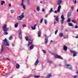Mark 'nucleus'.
<instances>
[{
    "label": "nucleus",
    "instance_id": "6",
    "mask_svg": "<svg viewBox=\"0 0 78 78\" xmlns=\"http://www.w3.org/2000/svg\"><path fill=\"white\" fill-rule=\"evenodd\" d=\"M64 67L65 68H67L68 69H71L72 68V66L70 65L65 64L64 65Z\"/></svg>",
    "mask_w": 78,
    "mask_h": 78
},
{
    "label": "nucleus",
    "instance_id": "1",
    "mask_svg": "<svg viewBox=\"0 0 78 78\" xmlns=\"http://www.w3.org/2000/svg\"><path fill=\"white\" fill-rule=\"evenodd\" d=\"M62 2V0H58L57 1V4L59 5L58 6L57 10H55L54 12L55 13H58V12H59L61 9V6L60 5L61 4V3Z\"/></svg>",
    "mask_w": 78,
    "mask_h": 78
},
{
    "label": "nucleus",
    "instance_id": "27",
    "mask_svg": "<svg viewBox=\"0 0 78 78\" xmlns=\"http://www.w3.org/2000/svg\"><path fill=\"white\" fill-rule=\"evenodd\" d=\"M70 16H71V12H69L68 13V17H70Z\"/></svg>",
    "mask_w": 78,
    "mask_h": 78
},
{
    "label": "nucleus",
    "instance_id": "47",
    "mask_svg": "<svg viewBox=\"0 0 78 78\" xmlns=\"http://www.w3.org/2000/svg\"><path fill=\"white\" fill-rule=\"evenodd\" d=\"M6 59H7V60H9V61H10V59H9V58H7Z\"/></svg>",
    "mask_w": 78,
    "mask_h": 78
},
{
    "label": "nucleus",
    "instance_id": "41",
    "mask_svg": "<svg viewBox=\"0 0 78 78\" xmlns=\"http://www.w3.org/2000/svg\"><path fill=\"white\" fill-rule=\"evenodd\" d=\"M73 77L74 78H76V77H77V76H73Z\"/></svg>",
    "mask_w": 78,
    "mask_h": 78
},
{
    "label": "nucleus",
    "instance_id": "26",
    "mask_svg": "<svg viewBox=\"0 0 78 78\" xmlns=\"http://www.w3.org/2000/svg\"><path fill=\"white\" fill-rule=\"evenodd\" d=\"M63 34H62V33H60V34L59 35V36L60 37H63Z\"/></svg>",
    "mask_w": 78,
    "mask_h": 78
},
{
    "label": "nucleus",
    "instance_id": "16",
    "mask_svg": "<svg viewBox=\"0 0 78 78\" xmlns=\"http://www.w3.org/2000/svg\"><path fill=\"white\" fill-rule=\"evenodd\" d=\"M18 26H19V23L17 22L15 25V27L17 28V27H18Z\"/></svg>",
    "mask_w": 78,
    "mask_h": 78
},
{
    "label": "nucleus",
    "instance_id": "19",
    "mask_svg": "<svg viewBox=\"0 0 78 78\" xmlns=\"http://www.w3.org/2000/svg\"><path fill=\"white\" fill-rule=\"evenodd\" d=\"M5 4V2L4 1H2L1 2V5H3L4 4Z\"/></svg>",
    "mask_w": 78,
    "mask_h": 78
},
{
    "label": "nucleus",
    "instance_id": "57",
    "mask_svg": "<svg viewBox=\"0 0 78 78\" xmlns=\"http://www.w3.org/2000/svg\"><path fill=\"white\" fill-rule=\"evenodd\" d=\"M65 62H66V60H65Z\"/></svg>",
    "mask_w": 78,
    "mask_h": 78
},
{
    "label": "nucleus",
    "instance_id": "23",
    "mask_svg": "<svg viewBox=\"0 0 78 78\" xmlns=\"http://www.w3.org/2000/svg\"><path fill=\"white\" fill-rule=\"evenodd\" d=\"M20 67V66H19V65L18 64H16V69H19V67Z\"/></svg>",
    "mask_w": 78,
    "mask_h": 78
},
{
    "label": "nucleus",
    "instance_id": "42",
    "mask_svg": "<svg viewBox=\"0 0 78 78\" xmlns=\"http://www.w3.org/2000/svg\"><path fill=\"white\" fill-rule=\"evenodd\" d=\"M78 28V26H77V25H76L75 27V28Z\"/></svg>",
    "mask_w": 78,
    "mask_h": 78
},
{
    "label": "nucleus",
    "instance_id": "43",
    "mask_svg": "<svg viewBox=\"0 0 78 78\" xmlns=\"http://www.w3.org/2000/svg\"><path fill=\"white\" fill-rule=\"evenodd\" d=\"M53 41L52 40H51V44H53Z\"/></svg>",
    "mask_w": 78,
    "mask_h": 78
},
{
    "label": "nucleus",
    "instance_id": "2",
    "mask_svg": "<svg viewBox=\"0 0 78 78\" xmlns=\"http://www.w3.org/2000/svg\"><path fill=\"white\" fill-rule=\"evenodd\" d=\"M25 39L27 41H29L28 43V46H30L33 44V39H29L27 37H25Z\"/></svg>",
    "mask_w": 78,
    "mask_h": 78
},
{
    "label": "nucleus",
    "instance_id": "3",
    "mask_svg": "<svg viewBox=\"0 0 78 78\" xmlns=\"http://www.w3.org/2000/svg\"><path fill=\"white\" fill-rule=\"evenodd\" d=\"M22 2L21 3L20 6L22 7L23 8L24 10H25L27 7H26V5L24 4V1L25 0H21Z\"/></svg>",
    "mask_w": 78,
    "mask_h": 78
},
{
    "label": "nucleus",
    "instance_id": "24",
    "mask_svg": "<svg viewBox=\"0 0 78 78\" xmlns=\"http://www.w3.org/2000/svg\"><path fill=\"white\" fill-rule=\"evenodd\" d=\"M71 21V19H70V18H68L67 21V22H68V23H69V22H70Z\"/></svg>",
    "mask_w": 78,
    "mask_h": 78
},
{
    "label": "nucleus",
    "instance_id": "53",
    "mask_svg": "<svg viewBox=\"0 0 78 78\" xmlns=\"http://www.w3.org/2000/svg\"><path fill=\"white\" fill-rule=\"evenodd\" d=\"M47 16H48V15H46L45 16V17H47Z\"/></svg>",
    "mask_w": 78,
    "mask_h": 78
},
{
    "label": "nucleus",
    "instance_id": "32",
    "mask_svg": "<svg viewBox=\"0 0 78 78\" xmlns=\"http://www.w3.org/2000/svg\"><path fill=\"white\" fill-rule=\"evenodd\" d=\"M72 22H73L74 23H76V21L75 20H72Z\"/></svg>",
    "mask_w": 78,
    "mask_h": 78
},
{
    "label": "nucleus",
    "instance_id": "34",
    "mask_svg": "<svg viewBox=\"0 0 78 78\" xmlns=\"http://www.w3.org/2000/svg\"><path fill=\"white\" fill-rule=\"evenodd\" d=\"M40 76H35L34 78H40Z\"/></svg>",
    "mask_w": 78,
    "mask_h": 78
},
{
    "label": "nucleus",
    "instance_id": "10",
    "mask_svg": "<svg viewBox=\"0 0 78 78\" xmlns=\"http://www.w3.org/2000/svg\"><path fill=\"white\" fill-rule=\"evenodd\" d=\"M55 21H54V24H55V23H58V22H59V17L58 16H57L55 19Z\"/></svg>",
    "mask_w": 78,
    "mask_h": 78
},
{
    "label": "nucleus",
    "instance_id": "44",
    "mask_svg": "<svg viewBox=\"0 0 78 78\" xmlns=\"http://www.w3.org/2000/svg\"><path fill=\"white\" fill-rule=\"evenodd\" d=\"M71 9L72 10H73V7L72 6L71 7Z\"/></svg>",
    "mask_w": 78,
    "mask_h": 78
},
{
    "label": "nucleus",
    "instance_id": "9",
    "mask_svg": "<svg viewBox=\"0 0 78 78\" xmlns=\"http://www.w3.org/2000/svg\"><path fill=\"white\" fill-rule=\"evenodd\" d=\"M61 19H62L61 20V23L62 24H63V23H64V20L65 19L64 15H62L61 16Z\"/></svg>",
    "mask_w": 78,
    "mask_h": 78
},
{
    "label": "nucleus",
    "instance_id": "58",
    "mask_svg": "<svg viewBox=\"0 0 78 78\" xmlns=\"http://www.w3.org/2000/svg\"><path fill=\"white\" fill-rule=\"evenodd\" d=\"M40 3H42V2H41V1L40 2Z\"/></svg>",
    "mask_w": 78,
    "mask_h": 78
},
{
    "label": "nucleus",
    "instance_id": "20",
    "mask_svg": "<svg viewBox=\"0 0 78 78\" xmlns=\"http://www.w3.org/2000/svg\"><path fill=\"white\" fill-rule=\"evenodd\" d=\"M15 11L13 9H12L10 10V12L11 14H13L14 12Z\"/></svg>",
    "mask_w": 78,
    "mask_h": 78
},
{
    "label": "nucleus",
    "instance_id": "60",
    "mask_svg": "<svg viewBox=\"0 0 78 78\" xmlns=\"http://www.w3.org/2000/svg\"><path fill=\"white\" fill-rule=\"evenodd\" d=\"M64 37V38H66V37Z\"/></svg>",
    "mask_w": 78,
    "mask_h": 78
},
{
    "label": "nucleus",
    "instance_id": "62",
    "mask_svg": "<svg viewBox=\"0 0 78 78\" xmlns=\"http://www.w3.org/2000/svg\"><path fill=\"white\" fill-rule=\"evenodd\" d=\"M34 12H35V10L34 11Z\"/></svg>",
    "mask_w": 78,
    "mask_h": 78
},
{
    "label": "nucleus",
    "instance_id": "51",
    "mask_svg": "<svg viewBox=\"0 0 78 78\" xmlns=\"http://www.w3.org/2000/svg\"><path fill=\"white\" fill-rule=\"evenodd\" d=\"M6 75H9V73H7L6 74Z\"/></svg>",
    "mask_w": 78,
    "mask_h": 78
},
{
    "label": "nucleus",
    "instance_id": "33",
    "mask_svg": "<svg viewBox=\"0 0 78 78\" xmlns=\"http://www.w3.org/2000/svg\"><path fill=\"white\" fill-rule=\"evenodd\" d=\"M53 12V8H51L50 10L49 11V12Z\"/></svg>",
    "mask_w": 78,
    "mask_h": 78
},
{
    "label": "nucleus",
    "instance_id": "4",
    "mask_svg": "<svg viewBox=\"0 0 78 78\" xmlns=\"http://www.w3.org/2000/svg\"><path fill=\"white\" fill-rule=\"evenodd\" d=\"M23 18H24V13H23L20 16L17 17V19L18 20H21Z\"/></svg>",
    "mask_w": 78,
    "mask_h": 78
},
{
    "label": "nucleus",
    "instance_id": "8",
    "mask_svg": "<svg viewBox=\"0 0 78 78\" xmlns=\"http://www.w3.org/2000/svg\"><path fill=\"white\" fill-rule=\"evenodd\" d=\"M3 41H4V43L5 45H6V46H9V43H8V42L7 41L6 39H5V40H4Z\"/></svg>",
    "mask_w": 78,
    "mask_h": 78
},
{
    "label": "nucleus",
    "instance_id": "36",
    "mask_svg": "<svg viewBox=\"0 0 78 78\" xmlns=\"http://www.w3.org/2000/svg\"><path fill=\"white\" fill-rule=\"evenodd\" d=\"M44 22L45 24H47V21L46 20H44Z\"/></svg>",
    "mask_w": 78,
    "mask_h": 78
},
{
    "label": "nucleus",
    "instance_id": "18",
    "mask_svg": "<svg viewBox=\"0 0 78 78\" xmlns=\"http://www.w3.org/2000/svg\"><path fill=\"white\" fill-rule=\"evenodd\" d=\"M4 50V48L3 46H2V48L1 49V53H2V52H3V51Z\"/></svg>",
    "mask_w": 78,
    "mask_h": 78
},
{
    "label": "nucleus",
    "instance_id": "49",
    "mask_svg": "<svg viewBox=\"0 0 78 78\" xmlns=\"http://www.w3.org/2000/svg\"><path fill=\"white\" fill-rule=\"evenodd\" d=\"M9 6L10 7H11V4H9Z\"/></svg>",
    "mask_w": 78,
    "mask_h": 78
},
{
    "label": "nucleus",
    "instance_id": "38",
    "mask_svg": "<svg viewBox=\"0 0 78 78\" xmlns=\"http://www.w3.org/2000/svg\"><path fill=\"white\" fill-rule=\"evenodd\" d=\"M23 27H26V24H23Z\"/></svg>",
    "mask_w": 78,
    "mask_h": 78
},
{
    "label": "nucleus",
    "instance_id": "40",
    "mask_svg": "<svg viewBox=\"0 0 78 78\" xmlns=\"http://www.w3.org/2000/svg\"><path fill=\"white\" fill-rule=\"evenodd\" d=\"M58 30H57L56 31H55V34H56V33H58Z\"/></svg>",
    "mask_w": 78,
    "mask_h": 78
},
{
    "label": "nucleus",
    "instance_id": "30",
    "mask_svg": "<svg viewBox=\"0 0 78 78\" xmlns=\"http://www.w3.org/2000/svg\"><path fill=\"white\" fill-rule=\"evenodd\" d=\"M30 0H27V5H30Z\"/></svg>",
    "mask_w": 78,
    "mask_h": 78
},
{
    "label": "nucleus",
    "instance_id": "61",
    "mask_svg": "<svg viewBox=\"0 0 78 78\" xmlns=\"http://www.w3.org/2000/svg\"><path fill=\"white\" fill-rule=\"evenodd\" d=\"M54 17H55V16H54Z\"/></svg>",
    "mask_w": 78,
    "mask_h": 78
},
{
    "label": "nucleus",
    "instance_id": "48",
    "mask_svg": "<svg viewBox=\"0 0 78 78\" xmlns=\"http://www.w3.org/2000/svg\"><path fill=\"white\" fill-rule=\"evenodd\" d=\"M14 45H15V44H12V46H13V47H14Z\"/></svg>",
    "mask_w": 78,
    "mask_h": 78
},
{
    "label": "nucleus",
    "instance_id": "52",
    "mask_svg": "<svg viewBox=\"0 0 78 78\" xmlns=\"http://www.w3.org/2000/svg\"><path fill=\"white\" fill-rule=\"evenodd\" d=\"M48 62H51L50 60L48 61Z\"/></svg>",
    "mask_w": 78,
    "mask_h": 78
},
{
    "label": "nucleus",
    "instance_id": "28",
    "mask_svg": "<svg viewBox=\"0 0 78 78\" xmlns=\"http://www.w3.org/2000/svg\"><path fill=\"white\" fill-rule=\"evenodd\" d=\"M38 37H41V31H39L38 32Z\"/></svg>",
    "mask_w": 78,
    "mask_h": 78
},
{
    "label": "nucleus",
    "instance_id": "13",
    "mask_svg": "<svg viewBox=\"0 0 78 78\" xmlns=\"http://www.w3.org/2000/svg\"><path fill=\"white\" fill-rule=\"evenodd\" d=\"M38 63H39V60L37 59L36 61V62L34 64L35 66H37V64H38Z\"/></svg>",
    "mask_w": 78,
    "mask_h": 78
},
{
    "label": "nucleus",
    "instance_id": "15",
    "mask_svg": "<svg viewBox=\"0 0 78 78\" xmlns=\"http://www.w3.org/2000/svg\"><path fill=\"white\" fill-rule=\"evenodd\" d=\"M30 46V50H32L33 49V48H34V45H32V44H31L29 46Z\"/></svg>",
    "mask_w": 78,
    "mask_h": 78
},
{
    "label": "nucleus",
    "instance_id": "50",
    "mask_svg": "<svg viewBox=\"0 0 78 78\" xmlns=\"http://www.w3.org/2000/svg\"><path fill=\"white\" fill-rule=\"evenodd\" d=\"M48 52H49V53H51V51H48Z\"/></svg>",
    "mask_w": 78,
    "mask_h": 78
},
{
    "label": "nucleus",
    "instance_id": "35",
    "mask_svg": "<svg viewBox=\"0 0 78 78\" xmlns=\"http://www.w3.org/2000/svg\"><path fill=\"white\" fill-rule=\"evenodd\" d=\"M42 21H43V18L41 19V20L40 23H42Z\"/></svg>",
    "mask_w": 78,
    "mask_h": 78
},
{
    "label": "nucleus",
    "instance_id": "11",
    "mask_svg": "<svg viewBox=\"0 0 78 78\" xmlns=\"http://www.w3.org/2000/svg\"><path fill=\"white\" fill-rule=\"evenodd\" d=\"M18 34H19V37L20 39H22V32L21 30L20 29L19 30Z\"/></svg>",
    "mask_w": 78,
    "mask_h": 78
},
{
    "label": "nucleus",
    "instance_id": "37",
    "mask_svg": "<svg viewBox=\"0 0 78 78\" xmlns=\"http://www.w3.org/2000/svg\"><path fill=\"white\" fill-rule=\"evenodd\" d=\"M9 40H11L12 39V37L11 36L9 38Z\"/></svg>",
    "mask_w": 78,
    "mask_h": 78
},
{
    "label": "nucleus",
    "instance_id": "5",
    "mask_svg": "<svg viewBox=\"0 0 78 78\" xmlns=\"http://www.w3.org/2000/svg\"><path fill=\"white\" fill-rule=\"evenodd\" d=\"M9 30V28L7 27V24H5L3 25V30L4 31H7Z\"/></svg>",
    "mask_w": 78,
    "mask_h": 78
},
{
    "label": "nucleus",
    "instance_id": "46",
    "mask_svg": "<svg viewBox=\"0 0 78 78\" xmlns=\"http://www.w3.org/2000/svg\"><path fill=\"white\" fill-rule=\"evenodd\" d=\"M74 3L75 4H76V1H74Z\"/></svg>",
    "mask_w": 78,
    "mask_h": 78
},
{
    "label": "nucleus",
    "instance_id": "25",
    "mask_svg": "<svg viewBox=\"0 0 78 78\" xmlns=\"http://www.w3.org/2000/svg\"><path fill=\"white\" fill-rule=\"evenodd\" d=\"M36 25H35L34 26V27H31V28H32V29L33 30H36Z\"/></svg>",
    "mask_w": 78,
    "mask_h": 78
},
{
    "label": "nucleus",
    "instance_id": "14",
    "mask_svg": "<svg viewBox=\"0 0 78 78\" xmlns=\"http://www.w3.org/2000/svg\"><path fill=\"white\" fill-rule=\"evenodd\" d=\"M46 38L45 39V43L46 44H47L48 43V37L45 36Z\"/></svg>",
    "mask_w": 78,
    "mask_h": 78
},
{
    "label": "nucleus",
    "instance_id": "54",
    "mask_svg": "<svg viewBox=\"0 0 78 78\" xmlns=\"http://www.w3.org/2000/svg\"><path fill=\"white\" fill-rule=\"evenodd\" d=\"M63 26H62V30H63Z\"/></svg>",
    "mask_w": 78,
    "mask_h": 78
},
{
    "label": "nucleus",
    "instance_id": "17",
    "mask_svg": "<svg viewBox=\"0 0 78 78\" xmlns=\"http://www.w3.org/2000/svg\"><path fill=\"white\" fill-rule=\"evenodd\" d=\"M67 46H63V50H65V51H67Z\"/></svg>",
    "mask_w": 78,
    "mask_h": 78
},
{
    "label": "nucleus",
    "instance_id": "59",
    "mask_svg": "<svg viewBox=\"0 0 78 78\" xmlns=\"http://www.w3.org/2000/svg\"><path fill=\"white\" fill-rule=\"evenodd\" d=\"M77 73L78 74V71H77Z\"/></svg>",
    "mask_w": 78,
    "mask_h": 78
},
{
    "label": "nucleus",
    "instance_id": "7",
    "mask_svg": "<svg viewBox=\"0 0 78 78\" xmlns=\"http://www.w3.org/2000/svg\"><path fill=\"white\" fill-rule=\"evenodd\" d=\"M70 52L71 53H73V57H75V56H76V54H77V53L76 51H70Z\"/></svg>",
    "mask_w": 78,
    "mask_h": 78
},
{
    "label": "nucleus",
    "instance_id": "63",
    "mask_svg": "<svg viewBox=\"0 0 78 78\" xmlns=\"http://www.w3.org/2000/svg\"><path fill=\"white\" fill-rule=\"evenodd\" d=\"M73 0V1H74V0Z\"/></svg>",
    "mask_w": 78,
    "mask_h": 78
},
{
    "label": "nucleus",
    "instance_id": "21",
    "mask_svg": "<svg viewBox=\"0 0 78 78\" xmlns=\"http://www.w3.org/2000/svg\"><path fill=\"white\" fill-rule=\"evenodd\" d=\"M37 11H40V6H37Z\"/></svg>",
    "mask_w": 78,
    "mask_h": 78
},
{
    "label": "nucleus",
    "instance_id": "12",
    "mask_svg": "<svg viewBox=\"0 0 78 78\" xmlns=\"http://www.w3.org/2000/svg\"><path fill=\"white\" fill-rule=\"evenodd\" d=\"M55 58H58L59 59H62V58L61 57L57 55H55Z\"/></svg>",
    "mask_w": 78,
    "mask_h": 78
},
{
    "label": "nucleus",
    "instance_id": "56",
    "mask_svg": "<svg viewBox=\"0 0 78 78\" xmlns=\"http://www.w3.org/2000/svg\"><path fill=\"white\" fill-rule=\"evenodd\" d=\"M65 31H67V30H65Z\"/></svg>",
    "mask_w": 78,
    "mask_h": 78
},
{
    "label": "nucleus",
    "instance_id": "29",
    "mask_svg": "<svg viewBox=\"0 0 78 78\" xmlns=\"http://www.w3.org/2000/svg\"><path fill=\"white\" fill-rule=\"evenodd\" d=\"M68 25L69 26V27H72L73 26V25H72V23H69L68 24Z\"/></svg>",
    "mask_w": 78,
    "mask_h": 78
},
{
    "label": "nucleus",
    "instance_id": "55",
    "mask_svg": "<svg viewBox=\"0 0 78 78\" xmlns=\"http://www.w3.org/2000/svg\"><path fill=\"white\" fill-rule=\"evenodd\" d=\"M76 37V38H78V36L76 37Z\"/></svg>",
    "mask_w": 78,
    "mask_h": 78
},
{
    "label": "nucleus",
    "instance_id": "39",
    "mask_svg": "<svg viewBox=\"0 0 78 78\" xmlns=\"http://www.w3.org/2000/svg\"><path fill=\"white\" fill-rule=\"evenodd\" d=\"M41 11L42 12H44V11H45V9H44V8L42 9Z\"/></svg>",
    "mask_w": 78,
    "mask_h": 78
},
{
    "label": "nucleus",
    "instance_id": "22",
    "mask_svg": "<svg viewBox=\"0 0 78 78\" xmlns=\"http://www.w3.org/2000/svg\"><path fill=\"white\" fill-rule=\"evenodd\" d=\"M51 76V74H49L46 78H50Z\"/></svg>",
    "mask_w": 78,
    "mask_h": 78
},
{
    "label": "nucleus",
    "instance_id": "45",
    "mask_svg": "<svg viewBox=\"0 0 78 78\" xmlns=\"http://www.w3.org/2000/svg\"><path fill=\"white\" fill-rule=\"evenodd\" d=\"M43 51L44 53H46V51H45V50H43Z\"/></svg>",
    "mask_w": 78,
    "mask_h": 78
},
{
    "label": "nucleus",
    "instance_id": "31",
    "mask_svg": "<svg viewBox=\"0 0 78 78\" xmlns=\"http://www.w3.org/2000/svg\"><path fill=\"white\" fill-rule=\"evenodd\" d=\"M4 34L5 35H6V34H8V32H7V31H4Z\"/></svg>",
    "mask_w": 78,
    "mask_h": 78
}]
</instances>
